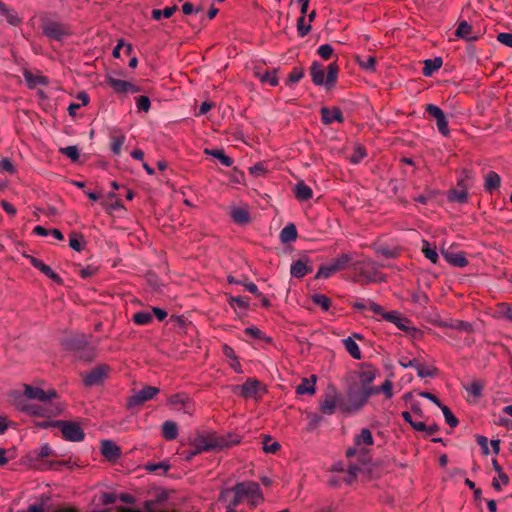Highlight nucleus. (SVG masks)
Returning a JSON list of instances; mask_svg holds the SVG:
<instances>
[{"mask_svg":"<svg viewBox=\"0 0 512 512\" xmlns=\"http://www.w3.org/2000/svg\"><path fill=\"white\" fill-rule=\"evenodd\" d=\"M335 273L336 271L329 262L328 264H323L319 267L318 272L315 275V279H327Z\"/></svg>","mask_w":512,"mask_h":512,"instance_id":"50","label":"nucleus"},{"mask_svg":"<svg viewBox=\"0 0 512 512\" xmlns=\"http://www.w3.org/2000/svg\"><path fill=\"white\" fill-rule=\"evenodd\" d=\"M383 318L393 324H395L400 330L406 331L408 326L406 323L408 322L405 318L401 317V315L396 311L387 312L383 314Z\"/></svg>","mask_w":512,"mask_h":512,"instance_id":"30","label":"nucleus"},{"mask_svg":"<svg viewBox=\"0 0 512 512\" xmlns=\"http://www.w3.org/2000/svg\"><path fill=\"white\" fill-rule=\"evenodd\" d=\"M24 394L27 398L38 400L41 403H49L51 399L57 397V392L54 389L44 391L39 387H33L30 385H25Z\"/></svg>","mask_w":512,"mask_h":512,"instance_id":"14","label":"nucleus"},{"mask_svg":"<svg viewBox=\"0 0 512 512\" xmlns=\"http://www.w3.org/2000/svg\"><path fill=\"white\" fill-rule=\"evenodd\" d=\"M353 263V257L351 254L342 253L338 257L332 259L330 264L333 269L337 272L343 271L347 268H351V264Z\"/></svg>","mask_w":512,"mask_h":512,"instance_id":"27","label":"nucleus"},{"mask_svg":"<svg viewBox=\"0 0 512 512\" xmlns=\"http://www.w3.org/2000/svg\"><path fill=\"white\" fill-rule=\"evenodd\" d=\"M228 303L232 308L238 307L246 310L249 307V298L241 296H230L228 298Z\"/></svg>","mask_w":512,"mask_h":512,"instance_id":"46","label":"nucleus"},{"mask_svg":"<svg viewBox=\"0 0 512 512\" xmlns=\"http://www.w3.org/2000/svg\"><path fill=\"white\" fill-rule=\"evenodd\" d=\"M85 245L84 238L81 234L72 232L69 236V246L75 250L80 252Z\"/></svg>","mask_w":512,"mask_h":512,"instance_id":"43","label":"nucleus"},{"mask_svg":"<svg viewBox=\"0 0 512 512\" xmlns=\"http://www.w3.org/2000/svg\"><path fill=\"white\" fill-rule=\"evenodd\" d=\"M25 410L32 415L42 417H53L62 412V408L53 403L29 404L25 406Z\"/></svg>","mask_w":512,"mask_h":512,"instance_id":"10","label":"nucleus"},{"mask_svg":"<svg viewBox=\"0 0 512 512\" xmlns=\"http://www.w3.org/2000/svg\"><path fill=\"white\" fill-rule=\"evenodd\" d=\"M60 152L70 158L73 162L79 159V149L77 146H67L60 148Z\"/></svg>","mask_w":512,"mask_h":512,"instance_id":"56","label":"nucleus"},{"mask_svg":"<svg viewBox=\"0 0 512 512\" xmlns=\"http://www.w3.org/2000/svg\"><path fill=\"white\" fill-rule=\"evenodd\" d=\"M500 182V176L497 173L491 171L485 176L484 186L487 190H495L500 187Z\"/></svg>","mask_w":512,"mask_h":512,"instance_id":"39","label":"nucleus"},{"mask_svg":"<svg viewBox=\"0 0 512 512\" xmlns=\"http://www.w3.org/2000/svg\"><path fill=\"white\" fill-rule=\"evenodd\" d=\"M238 439L231 436L218 435L215 432L198 433L190 442L196 453L218 451L229 448L238 443Z\"/></svg>","mask_w":512,"mask_h":512,"instance_id":"3","label":"nucleus"},{"mask_svg":"<svg viewBox=\"0 0 512 512\" xmlns=\"http://www.w3.org/2000/svg\"><path fill=\"white\" fill-rule=\"evenodd\" d=\"M316 380V375H311L309 378H303L301 383L296 388V393L299 395H313L315 393Z\"/></svg>","mask_w":512,"mask_h":512,"instance_id":"28","label":"nucleus"},{"mask_svg":"<svg viewBox=\"0 0 512 512\" xmlns=\"http://www.w3.org/2000/svg\"><path fill=\"white\" fill-rule=\"evenodd\" d=\"M444 415L446 423L450 427H456L459 423L458 419L453 415L452 411L445 405L439 407Z\"/></svg>","mask_w":512,"mask_h":512,"instance_id":"51","label":"nucleus"},{"mask_svg":"<svg viewBox=\"0 0 512 512\" xmlns=\"http://www.w3.org/2000/svg\"><path fill=\"white\" fill-rule=\"evenodd\" d=\"M442 65V60L440 58H435L434 60L427 59L424 62L423 74L425 76L432 75L435 71H437Z\"/></svg>","mask_w":512,"mask_h":512,"instance_id":"41","label":"nucleus"},{"mask_svg":"<svg viewBox=\"0 0 512 512\" xmlns=\"http://www.w3.org/2000/svg\"><path fill=\"white\" fill-rule=\"evenodd\" d=\"M371 396L370 388L361 387L356 382L350 381L343 400L339 402V410L346 414L358 412L366 405Z\"/></svg>","mask_w":512,"mask_h":512,"instance_id":"2","label":"nucleus"},{"mask_svg":"<svg viewBox=\"0 0 512 512\" xmlns=\"http://www.w3.org/2000/svg\"><path fill=\"white\" fill-rule=\"evenodd\" d=\"M232 500V505H241L246 502L250 509L256 508L264 501L260 485L254 481H242L233 487L223 489L219 500Z\"/></svg>","mask_w":512,"mask_h":512,"instance_id":"1","label":"nucleus"},{"mask_svg":"<svg viewBox=\"0 0 512 512\" xmlns=\"http://www.w3.org/2000/svg\"><path fill=\"white\" fill-rule=\"evenodd\" d=\"M62 343L67 350L77 353L82 361L90 362L95 357L94 349L90 346L85 334H71L65 337Z\"/></svg>","mask_w":512,"mask_h":512,"instance_id":"5","label":"nucleus"},{"mask_svg":"<svg viewBox=\"0 0 512 512\" xmlns=\"http://www.w3.org/2000/svg\"><path fill=\"white\" fill-rule=\"evenodd\" d=\"M259 387L260 382L258 380L249 378L241 386H238L237 389L240 390V395L242 397L251 398L257 394Z\"/></svg>","mask_w":512,"mask_h":512,"instance_id":"24","label":"nucleus"},{"mask_svg":"<svg viewBox=\"0 0 512 512\" xmlns=\"http://www.w3.org/2000/svg\"><path fill=\"white\" fill-rule=\"evenodd\" d=\"M355 446H371L374 444L372 433L369 429L363 428L360 433L354 436Z\"/></svg>","mask_w":512,"mask_h":512,"instance_id":"29","label":"nucleus"},{"mask_svg":"<svg viewBox=\"0 0 512 512\" xmlns=\"http://www.w3.org/2000/svg\"><path fill=\"white\" fill-rule=\"evenodd\" d=\"M204 152L216 158L222 165L226 167H230L233 164V160L221 149H205Z\"/></svg>","mask_w":512,"mask_h":512,"instance_id":"37","label":"nucleus"},{"mask_svg":"<svg viewBox=\"0 0 512 512\" xmlns=\"http://www.w3.org/2000/svg\"><path fill=\"white\" fill-rule=\"evenodd\" d=\"M153 320L152 314L146 311H140L133 315V321L137 325H147Z\"/></svg>","mask_w":512,"mask_h":512,"instance_id":"48","label":"nucleus"},{"mask_svg":"<svg viewBox=\"0 0 512 512\" xmlns=\"http://www.w3.org/2000/svg\"><path fill=\"white\" fill-rule=\"evenodd\" d=\"M7 21L10 25L17 26L22 22L18 14L8 8L3 2L0 1V21Z\"/></svg>","mask_w":512,"mask_h":512,"instance_id":"25","label":"nucleus"},{"mask_svg":"<svg viewBox=\"0 0 512 512\" xmlns=\"http://www.w3.org/2000/svg\"><path fill=\"white\" fill-rule=\"evenodd\" d=\"M416 371H417V375L421 378H425V377H433L436 372H437V369L434 368V367H428V366H425V365H422V364H418V366L416 367Z\"/></svg>","mask_w":512,"mask_h":512,"instance_id":"55","label":"nucleus"},{"mask_svg":"<svg viewBox=\"0 0 512 512\" xmlns=\"http://www.w3.org/2000/svg\"><path fill=\"white\" fill-rule=\"evenodd\" d=\"M228 282L241 285V287H245L247 291L254 294L255 296H261V292L258 290V287L253 282L248 281L247 278L236 279L233 276H228Z\"/></svg>","mask_w":512,"mask_h":512,"instance_id":"31","label":"nucleus"},{"mask_svg":"<svg viewBox=\"0 0 512 512\" xmlns=\"http://www.w3.org/2000/svg\"><path fill=\"white\" fill-rule=\"evenodd\" d=\"M380 267L384 266L369 258L353 261L351 264V269L354 272L353 280L361 284L383 282L385 281V276L380 274Z\"/></svg>","mask_w":512,"mask_h":512,"instance_id":"4","label":"nucleus"},{"mask_svg":"<svg viewBox=\"0 0 512 512\" xmlns=\"http://www.w3.org/2000/svg\"><path fill=\"white\" fill-rule=\"evenodd\" d=\"M342 342H343V345H344L345 349L347 350V352L354 359H357V360L361 359L362 355H361L360 348H359L358 344L354 341L353 338L347 337V338L343 339Z\"/></svg>","mask_w":512,"mask_h":512,"instance_id":"36","label":"nucleus"},{"mask_svg":"<svg viewBox=\"0 0 512 512\" xmlns=\"http://www.w3.org/2000/svg\"><path fill=\"white\" fill-rule=\"evenodd\" d=\"M365 157H366V151L362 147L357 146L354 149L353 153L350 155L349 160H350L351 163L358 164Z\"/></svg>","mask_w":512,"mask_h":512,"instance_id":"58","label":"nucleus"},{"mask_svg":"<svg viewBox=\"0 0 512 512\" xmlns=\"http://www.w3.org/2000/svg\"><path fill=\"white\" fill-rule=\"evenodd\" d=\"M150 99L147 96H140L136 100V106L139 111L147 112L150 109Z\"/></svg>","mask_w":512,"mask_h":512,"instance_id":"62","label":"nucleus"},{"mask_svg":"<svg viewBox=\"0 0 512 512\" xmlns=\"http://www.w3.org/2000/svg\"><path fill=\"white\" fill-rule=\"evenodd\" d=\"M280 449V444L276 441H272L269 436H265L263 440V450L266 453H276Z\"/></svg>","mask_w":512,"mask_h":512,"instance_id":"54","label":"nucleus"},{"mask_svg":"<svg viewBox=\"0 0 512 512\" xmlns=\"http://www.w3.org/2000/svg\"><path fill=\"white\" fill-rule=\"evenodd\" d=\"M0 172L7 174H13L15 172V167L9 158L0 160Z\"/></svg>","mask_w":512,"mask_h":512,"instance_id":"60","label":"nucleus"},{"mask_svg":"<svg viewBox=\"0 0 512 512\" xmlns=\"http://www.w3.org/2000/svg\"><path fill=\"white\" fill-rule=\"evenodd\" d=\"M310 74L315 85H324L326 88H331L337 80L338 66L336 63L329 64L327 67V75L325 76V69L322 65L314 62L310 68Z\"/></svg>","mask_w":512,"mask_h":512,"instance_id":"6","label":"nucleus"},{"mask_svg":"<svg viewBox=\"0 0 512 512\" xmlns=\"http://www.w3.org/2000/svg\"><path fill=\"white\" fill-rule=\"evenodd\" d=\"M379 370L370 364H362L360 371L358 373V380H352L356 382L359 386L365 387L367 389L374 388L372 384L376 379Z\"/></svg>","mask_w":512,"mask_h":512,"instance_id":"11","label":"nucleus"},{"mask_svg":"<svg viewBox=\"0 0 512 512\" xmlns=\"http://www.w3.org/2000/svg\"><path fill=\"white\" fill-rule=\"evenodd\" d=\"M321 120L324 124L330 125L334 122H343V113L338 107H322Z\"/></svg>","mask_w":512,"mask_h":512,"instance_id":"20","label":"nucleus"},{"mask_svg":"<svg viewBox=\"0 0 512 512\" xmlns=\"http://www.w3.org/2000/svg\"><path fill=\"white\" fill-rule=\"evenodd\" d=\"M497 40L501 44L512 48V33H499L497 35Z\"/></svg>","mask_w":512,"mask_h":512,"instance_id":"64","label":"nucleus"},{"mask_svg":"<svg viewBox=\"0 0 512 512\" xmlns=\"http://www.w3.org/2000/svg\"><path fill=\"white\" fill-rule=\"evenodd\" d=\"M24 76H25V80H26L30 85H33V86L38 85V84H43V85H44V84H46V83H47V81H46V78H45V77H42V76H37V77H35V76H33L31 73H29V72H26V73L24 74Z\"/></svg>","mask_w":512,"mask_h":512,"instance_id":"63","label":"nucleus"},{"mask_svg":"<svg viewBox=\"0 0 512 512\" xmlns=\"http://www.w3.org/2000/svg\"><path fill=\"white\" fill-rule=\"evenodd\" d=\"M451 328L459 331L472 332L473 326L467 321L455 320L450 325Z\"/></svg>","mask_w":512,"mask_h":512,"instance_id":"59","label":"nucleus"},{"mask_svg":"<svg viewBox=\"0 0 512 512\" xmlns=\"http://www.w3.org/2000/svg\"><path fill=\"white\" fill-rule=\"evenodd\" d=\"M92 202L99 203L109 214L125 210L124 205L116 197L117 194H87Z\"/></svg>","mask_w":512,"mask_h":512,"instance_id":"8","label":"nucleus"},{"mask_svg":"<svg viewBox=\"0 0 512 512\" xmlns=\"http://www.w3.org/2000/svg\"><path fill=\"white\" fill-rule=\"evenodd\" d=\"M268 171V164L266 162H258L249 168L251 175L259 177L264 175Z\"/></svg>","mask_w":512,"mask_h":512,"instance_id":"53","label":"nucleus"},{"mask_svg":"<svg viewBox=\"0 0 512 512\" xmlns=\"http://www.w3.org/2000/svg\"><path fill=\"white\" fill-rule=\"evenodd\" d=\"M162 435L166 440H174L178 436L177 424L173 421H165L162 425Z\"/></svg>","mask_w":512,"mask_h":512,"instance_id":"35","label":"nucleus"},{"mask_svg":"<svg viewBox=\"0 0 512 512\" xmlns=\"http://www.w3.org/2000/svg\"><path fill=\"white\" fill-rule=\"evenodd\" d=\"M43 33L47 37L57 41L63 40L70 34L67 27L57 22H48L44 24Z\"/></svg>","mask_w":512,"mask_h":512,"instance_id":"18","label":"nucleus"},{"mask_svg":"<svg viewBox=\"0 0 512 512\" xmlns=\"http://www.w3.org/2000/svg\"><path fill=\"white\" fill-rule=\"evenodd\" d=\"M500 314L512 322V303H501L499 305Z\"/></svg>","mask_w":512,"mask_h":512,"instance_id":"61","label":"nucleus"},{"mask_svg":"<svg viewBox=\"0 0 512 512\" xmlns=\"http://www.w3.org/2000/svg\"><path fill=\"white\" fill-rule=\"evenodd\" d=\"M159 393V389L154 386H145L140 391L132 395L128 400V406H139L151 400Z\"/></svg>","mask_w":512,"mask_h":512,"instance_id":"13","label":"nucleus"},{"mask_svg":"<svg viewBox=\"0 0 512 512\" xmlns=\"http://www.w3.org/2000/svg\"><path fill=\"white\" fill-rule=\"evenodd\" d=\"M229 215L233 222L239 226H245L252 221L248 205H232L229 207Z\"/></svg>","mask_w":512,"mask_h":512,"instance_id":"12","label":"nucleus"},{"mask_svg":"<svg viewBox=\"0 0 512 512\" xmlns=\"http://www.w3.org/2000/svg\"><path fill=\"white\" fill-rule=\"evenodd\" d=\"M402 417L416 431H424L425 429H427V425L424 422L413 420L411 414L408 411L402 412Z\"/></svg>","mask_w":512,"mask_h":512,"instance_id":"49","label":"nucleus"},{"mask_svg":"<svg viewBox=\"0 0 512 512\" xmlns=\"http://www.w3.org/2000/svg\"><path fill=\"white\" fill-rule=\"evenodd\" d=\"M484 384L480 380H473L472 382L465 384L464 388L468 394L475 398H479L482 395Z\"/></svg>","mask_w":512,"mask_h":512,"instance_id":"40","label":"nucleus"},{"mask_svg":"<svg viewBox=\"0 0 512 512\" xmlns=\"http://www.w3.org/2000/svg\"><path fill=\"white\" fill-rule=\"evenodd\" d=\"M357 63L365 71L374 72L376 70V58L372 55L357 56Z\"/></svg>","mask_w":512,"mask_h":512,"instance_id":"34","label":"nucleus"},{"mask_svg":"<svg viewBox=\"0 0 512 512\" xmlns=\"http://www.w3.org/2000/svg\"><path fill=\"white\" fill-rule=\"evenodd\" d=\"M442 255L446 262L451 264L454 267H465L468 265V260L465 257L463 252H454V251H442Z\"/></svg>","mask_w":512,"mask_h":512,"instance_id":"22","label":"nucleus"},{"mask_svg":"<svg viewBox=\"0 0 512 512\" xmlns=\"http://www.w3.org/2000/svg\"><path fill=\"white\" fill-rule=\"evenodd\" d=\"M170 404L174 407H177L178 405H182V408L184 412L189 413L190 412V405L185 401V399L181 395H173L170 400Z\"/></svg>","mask_w":512,"mask_h":512,"instance_id":"57","label":"nucleus"},{"mask_svg":"<svg viewBox=\"0 0 512 512\" xmlns=\"http://www.w3.org/2000/svg\"><path fill=\"white\" fill-rule=\"evenodd\" d=\"M313 271L312 260L303 255L298 260L293 261L290 267V273L295 278H303L306 274Z\"/></svg>","mask_w":512,"mask_h":512,"instance_id":"15","label":"nucleus"},{"mask_svg":"<svg viewBox=\"0 0 512 512\" xmlns=\"http://www.w3.org/2000/svg\"><path fill=\"white\" fill-rule=\"evenodd\" d=\"M426 111L430 116H432L436 120V125L439 130V132L443 136H448L450 133L449 127H448V121L443 113V111L434 104H428L426 107Z\"/></svg>","mask_w":512,"mask_h":512,"instance_id":"16","label":"nucleus"},{"mask_svg":"<svg viewBox=\"0 0 512 512\" xmlns=\"http://www.w3.org/2000/svg\"><path fill=\"white\" fill-rule=\"evenodd\" d=\"M254 74L257 78H259L261 82L267 83L270 86H276L278 84V78L276 76L275 70L261 72L260 70L256 69Z\"/></svg>","mask_w":512,"mask_h":512,"instance_id":"32","label":"nucleus"},{"mask_svg":"<svg viewBox=\"0 0 512 512\" xmlns=\"http://www.w3.org/2000/svg\"><path fill=\"white\" fill-rule=\"evenodd\" d=\"M392 386V382L390 380H386L382 385L370 388L371 394L373 396L379 394L380 392H383L386 398H391L393 396Z\"/></svg>","mask_w":512,"mask_h":512,"instance_id":"42","label":"nucleus"},{"mask_svg":"<svg viewBox=\"0 0 512 512\" xmlns=\"http://www.w3.org/2000/svg\"><path fill=\"white\" fill-rule=\"evenodd\" d=\"M297 238L296 226L292 223L286 225L280 232V240L282 243H290Z\"/></svg>","mask_w":512,"mask_h":512,"instance_id":"33","label":"nucleus"},{"mask_svg":"<svg viewBox=\"0 0 512 512\" xmlns=\"http://www.w3.org/2000/svg\"><path fill=\"white\" fill-rule=\"evenodd\" d=\"M422 253L432 263H434V264L437 263L438 258H439L438 253L436 251V248L432 247L429 242L423 241Z\"/></svg>","mask_w":512,"mask_h":512,"instance_id":"45","label":"nucleus"},{"mask_svg":"<svg viewBox=\"0 0 512 512\" xmlns=\"http://www.w3.org/2000/svg\"><path fill=\"white\" fill-rule=\"evenodd\" d=\"M101 453L110 461L116 460L121 455L120 448L111 440L101 442Z\"/></svg>","mask_w":512,"mask_h":512,"instance_id":"23","label":"nucleus"},{"mask_svg":"<svg viewBox=\"0 0 512 512\" xmlns=\"http://www.w3.org/2000/svg\"><path fill=\"white\" fill-rule=\"evenodd\" d=\"M340 400H343V395L338 394L335 390L325 393L320 405L321 412L325 415L334 414L336 407L339 408Z\"/></svg>","mask_w":512,"mask_h":512,"instance_id":"17","label":"nucleus"},{"mask_svg":"<svg viewBox=\"0 0 512 512\" xmlns=\"http://www.w3.org/2000/svg\"><path fill=\"white\" fill-rule=\"evenodd\" d=\"M111 150L115 155H119L121 153L122 146L125 142L124 134H114L111 136Z\"/></svg>","mask_w":512,"mask_h":512,"instance_id":"44","label":"nucleus"},{"mask_svg":"<svg viewBox=\"0 0 512 512\" xmlns=\"http://www.w3.org/2000/svg\"><path fill=\"white\" fill-rule=\"evenodd\" d=\"M107 83L109 84V86L111 88H113V90L115 92H118V93H128V92L134 93V92L138 91V89L132 83L125 81V80L109 77L107 79Z\"/></svg>","mask_w":512,"mask_h":512,"instance_id":"21","label":"nucleus"},{"mask_svg":"<svg viewBox=\"0 0 512 512\" xmlns=\"http://www.w3.org/2000/svg\"><path fill=\"white\" fill-rule=\"evenodd\" d=\"M455 35L466 41H474L477 39V34L473 31L472 26L467 21L459 22Z\"/></svg>","mask_w":512,"mask_h":512,"instance_id":"26","label":"nucleus"},{"mask_svg":"<svg viewBox=\"0 0 512 512\" xmlns=\"http://www.w3.org/2000/svg\"><path fill=\"white\" fill-rule=\"evenodd\" d=\"M53 425L61 429L62 435L65 440L79 442L82 441L85 437V433L83 432L81 427L75 422L59 420L55 421Z\"/></svg>","mask_w":512,"mask_h":512,"instance_id":"9","label":"nucleus"},{"mask_svg":"<svg viewBox=\"0 0 512 512\" xmlns=\"http://www.w3.org/2000/svg\"><path fill=\"white\" fill-rule=\"evenodd\" d=\"M25 257L29 260L30 264L34 268L41 271L46 277H48L49 279H51L52 281L59 285L63 284L62 278L57 273H55L50 266L46 265L40 259L34 256L26 255Z\"/></svg>","mask_w":512,"mask_h":512,"instance_id":"19","label":"nucleus"},{"mask_svg":"<svg viewBox=\"0 0 512 512\" xmlns=\"http://www.w3.org/2000/svg\"><path fill=\"white\" fill-rule=\"evenodd\" d=\"M110 367L106 364L98 365L90 371L80 373L85 387H93L102 385L110 373Z\"/></svg>","mask_w":512,"mask_h":512,"instance_id":"7","label":"nucleus"},{"mask_svg":"<svg viewBox=\"0 0 512 512\" xmlns=\"http://www.w3.org/2000/svg\"><path fill=\"white\" fill-rule=\"evenodd\" d=\"M169 468H170V465L164 461L146 465V469L148 471L156 472L159 475L166 473L169 470Z\"/></svg>","mask_w":512,"mask_h":512,"instance_id":"52","label":"nucleus"},{"mask_svg":"<svg viewBox=\"0 0 512 512\" xmlns=\"http://www.w3.org/2000/svg\"><path fill=\"white\" fill-rule=\"evenodd\" d=\"M312 301L315 305L320 306L324 311H328L331 306V300L324 294H314Z\"/></svg>","mask_w":512,"mask_h":512,"instance_id":"47","label":"nucleus"},{"mask_svg":"<svg viewBox=\"0 0 512 512\" xmlns=\"http://www.w3.org/2000/svg\"><path fill=\"white\" fill-rule=\"evenodd\" d=\"M375 252L387 259H394L399 256V251L396 248L390 247L386 244H380L375 247Z\"/></svg>","mask_w":512,"mask_h":512,"instance_id":"38","label":"nucleus"}]
</instances>
